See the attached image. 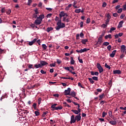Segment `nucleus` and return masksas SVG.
Listing matches in <instances>:
<instances>
[{"instance_id":"1","label":"nucleus","mask_w":126,"mask_h":126,"mask_svg":"<svg viewBox=\"0 0 126 126\" xmlns=\"http://www.w3.org/2000/svg\"><path fill=\"white\" fill-rule=\"evenodd\" d=\"M97 68H98L99 70V73H101L104 71V69H103V67H102V66H101V64L100 63H97L96 64Z\"/></svg>"},{"instance_id":"2","label":"nucleus","mask_w":126,"mask_h":126,"mask_svg":"<svg viewBox=\"0 0 126 126\" xmlns=\"http://www.w3.org/2000/svg\"><path fill=\"white\" fill-rule=\"evenodd\" d=\"M42 20H40V19L37 18V19L34 21V24H35V25H40V24L42 23Z\"/></svg>"},{"instance_id":"3","label":"nucleus","mask_w":126,"mask_h":126,"mask_svg":"<svg viewBox=\"0 0 126 126\" xmlns=\"http://www.w3.org/2000/svg\"><path fill=\"white\" fill-rule=\"evenodd\" d=\"M76 122V119L75 117H74V115H72L71 116V121L70 122V124H74Z\"/></svg>"},{"instance_id":"4","label":"nucleus","mask_w":126,"mask_h":126,"mask_svg":"<svg viewBox=\"0 0 126 126\" xmlns=\"http://www.w3.org/2000/svg\"><path fill=\"white\" fill-rule=\"evenodd\" d=\"M70 91H71V89L69 88H68L67 90H65L64 91L65 96H66L67 95H70Z\"/></svg>"},{"instance_id":"5","label":"nucleus","mask_w":126,"mask_h":126,"mask_svg":"<svg viewBox=\"0 0 126 126\" xmlns=\"http://www.w3.org/2000/svg\"><path fill=\"white\" fill-rule=\"evenodd\" d=\"M59 16L60 18H62V17L63 16H68V15H67V13H64L63 11H62L59 14Z\"/></svg>"},{"instance_id":"6","label":"nucleus","mask_w":126,"mask_h":126,"mask_svg":"<svg viewBox=\"0 0 126 126\" xmlns=\"http://www.w3.org/2000/svg\"><path fill=\"white\" fill-rule=\"evenodd\" d=\"M64 27H65V24H64V23H62L60 26L56 27V30H60L61 28H64Z\"/></svg>"},{"instance_id":"7","label":"nucleus","mask_w":126,"mask_h":126,"mask_svg":"<svg viewBox=\"0 0 126 126\" xmlns=\"http://www.w3.org/2000/svg\"><path fill=\"white\" fill-rule=\"evenodd\" d=\"M126 47L124 45H123L121 46V53H125V52H126Z\"/></svg>"},{"instance_id":"8","label":"nucleus","mask_w":126,"mask_h":126,"mask_svg":"<svg viewBox=\"0 0 126 126\" xmlns=\"http://www.w3.org/2000/svg\"><path fill=\"white\" fill-rule=\"evenodd\" d=\"M75 119H76V121H77V122H79V121H80V120H81V116H80V114H79L78 115H76L75 117Z\"/></svg>"},{"instance_id":"9","label":"nucleus","mask_w":126,"mask_h":126,"mask_svg":"<svg viewBox=\"0 0 126 126\" xmlns=\"http://www.w3.org/2000/svg\"><path fill=\"white\" fill-rule=\"evenodd\" d=\"M114 74H121L122 71L121 70H115L113 71Z\"/></svg>"},{"instance_id":"10","label":"nucleus","mask_w":126,"mask_h":126,"mask_svg":"<svg viewBox=\"0 0 126 126\" xmlns=\"http://www.w3.org/2000/svg\"><path fill=\"white\" fill-rule=\"evenodd\" d=\"M40 63L41 64V66H44V65H47V64H48V63L45 61H40Z\"/></svg>"},{"instance_id":"11","label":"nucleus","mask_w":126,"mask_h":126,"mask_svg":"<svg viewBox=\"0 0 126 126\" xmlns=\"http://www.w3.org/2000/svg\"><path fill=\"white\" fill-rule=\"evenodd\" d=\"M37 39L35 38L32 41L29 42V45H30V46H32V45H33V44H34V43H35Z\"/></svg>"},{"instance_id":"12","label":"nucleus","mask_w":126,"mask_h":126,"mask_svg":"<svg viewBox=\"0 0 126 126\" xmlns=\"http://www.w3.org/2000/svg\"><path fill=\"white\" fill-rule=\"evenodd\" d=\"M116 53H117V50H114L110 54V57L111 58H114L115 57V55H116Z\"/></svg>"},{"instance_id":"13","label":"nucleus","mask_w":126,"mask_h":126,"mask_svg":"<svg viewBox=\"0 0 126 126\" xmlns=\"http://www.w3.org/2000/svg\"><path fill=\"white\" fill-rule=\"evenodd\" d=\"M123 23H124V21H120L118 25V28H122V27H123Z\"/></svg>"},{"instance_id":"14","label":"nucleus","mask_w":126,"mask_h":126,"mask_svg":"<svg viewBox=\"0 0 126 126\" xmlns=\"http://www.w3.org/2000/svg\"><path fill=\"white\" fill-rule=\"evenodd\" d=\"M81 43H82V44H83L84 45H86V43H87V42H88V39H82L81 40Z\"/></svg>"},{"instance_id":"15","label":"nucleus","mask_w":126,"mask_h":126,"mask_svg":"<svg viewBox=\"0 0 126 126\" xmlns=\"http://www.w3.org/2000/svg\"><path fill=\"white\" fill-rule=\"evenodd\" d=\"M91 75H96L97 76H98V75H99V72H94L93 71H91Z\"/></svg>"},{"instance_id":"16","label":"nucleus","mask_w":126,"mask_h":126,"mask_svg":"<svg viewBox=\"0 0 126 126\" xmlns=\"http://www.w3.org/2000/svg\"><path fill=\"white\" fill-rule=\"evenodd\" d=\"M109 123H110L111 125H112L113 126L114 125H117V121H115V120H114L113 121H110L109 122Z\"/></svg>"},{"instance_id":"17","label":"nucleus","mask_w":126,"mask_h":126,"mask_svg":"<svg viewBox=\"0 0 126 126\" xmlns=\"http://www.w3.org/2000/svg\"><path fill=\"white\" fill-rule=\"evenodd\" d=\"M102 39H103V37H101L100 36L98 37V41L99 42V45H101V44H102V43L103 42V41H102Z\"/></svg>"},{"instance_id":"18","label":"nucleus","mask_w":126,"mask_h":126,"mask_svg":"<svg viewBox=\"0 0 126 126\" xmlns=\"http://www.w3.org/2000/svg\"><path fill=\"white\" fill-rule=\"evenodd\" d=\"M70 59H71L70 64H74V63H75V61H74V60H73V57H71Z\"/></svg>"},{"instance_id":"19","label":"nucleus","mask_w":126,"mask_h":126,"mask_svg":"<svg viewBox=\"0 0 126 126\" xmlns=\"http://www.w3.org/2000/svg\"><path fill=\"white\" fill-rule=\"evenodd\" d=\"M45 17L44 14H41L38 17H37V18L39 19L40 20H42V19Z\"/></svg>"},{"instance_id":"20","label":"nucleus","mask_w":126,"mask_h":126,"mask_svg":"<svg viewBox=\"0 0 126 126\" xmlns=\"http://www.w3.org/2000/svg\"><path fill=\"white\" fill-rule=\"evenodd\" d=\"M54 30V28H53L52 27L47 28V29L46 30V31H47V32H50V31H52V30Z\"/></svg>"},{"instance_id":"21","label":"nucleus","mask_w":126,"mask_h":126,"mask_svg":"<svg viewBox=\"0 0 126 126\" xmlns=\"http://www.w3.org/2000/svg\"><path fill=\"white\" fill-rule=\"evenodd\" d=\"M108 38H109V39H112V35L111 34H109L105 36V39H107Z\"/></svg>"},{"instance_id":"22","label":"nucleus","mask_w":126,"mask_h":126,"mask_svg":"<svg viewBox=\"0 0 126 126\" xmlns=\"http://www.w3.org/2000/svg\"><path fill=\"white\" fill-rule=\"evenodd\" d=\"M69 95H70V96H72V97H75V96H76L75 92H71Z\"/></svg>"},{"instance_id":"23","label":"nucleus","mask_w":126,"mask_h":126,"mask_svg":"<svg viewBox=\"0 0 126 126\" xmlns=\"http://www.w3.org/2000/svg\"><path fill=\"white\" fill-rule=\"evenodd\" d=\"M34 66L36 68H39V67H41L42 65L40 64H35Z\"/></svg>"},{"instance_id":"24","label":"nucleus","mask_w":126,"mask_h":126,"mask_svg":"<svg viewBox=\"0 0 126 126\" xmlns=\"http://www.w3.org/2000/svg\"><path fill=\"white\" fill-rule=\"evenodd\" d=\"M114 30H116V28L114 27H112L109 31L110 33H112V32L114 31Z\"/></svg>"},{"instance_id":"25","label":"nucleus","mask_w":126,"mask_h":126,"mask_svg":"<svg viewBox=\"0 0 126 126\" xmlns=\"http://www.w3.org/2000/svg\"><path fill=\"white\" fill-rule=\"evenodd\" d=\"M81 50H82V53H84V52H87V51H89V50H90V49L84 48V49H81Z\"/></svg>"},{"instance_id":"26","label":"nucleus","mask_w":126,"mask_h":126,"mask_svg":"<svg viewBox=\"0 0 126 126\" xmlns=\"http://www.w3.org/2000/svg\"><path fill=\"white\" fill-rule=\"evenodd\" d=\"M88 79L91 83H92V84H93L94 83V81L92 78H88Z\"/></svg>"},{"instance_id":"27","label":"nucleus","mask_w":126,"mask_h":126,"mask_svg":"<svg viewBox=\"0 0 126 126\" xmlns=\"http://www.w3.org/2000/svg\"><path fill=\"white\" fill-rule=\"evenodd\" d=\"M71 112H73V113H74V114H75V115H78V111H77V110H72Z\"/></svg>"},{"instance_id":"28","label":"nucleus","mask_w":126,"mask_h":126,"mask_svg":"<svg viewBox=\"0 0 126 126\" xmlns=\"http://www.w3.org/2000/svg\"><path fill=\"white\" fill-rule=\"evenodd\" d=\"M104 95H105V94H102L100 95L99 96V100H101V99H103V98L104 97Z\"/></svg>"},{"instance_id":"29","label":"nucleus","mask_w":126,"mask_h":126,"mask_svg":"<svg viewBox=\"0 0 126 126\" xmlns=\"http://www.w3.org/2000/svg\"><path fill=\"white\" fill-rule=\"evenodd\" d=\"M103 46H108V45H110V43L108 42H104L103 43Z\"/></svg>"},{"instance_id":"30","label":"nucleus","mask_w":126,"mask_h":126,"mask_svg":"<svg viewBox=\"0 0 126 126\" xmlns=\"http://www.w3.org/2000/svg\"><path fill=\"white\" fill-rule=\"evenodd\" d=\"M34 11L35 12V13L34 14H35L37 15V14H38V13H39V12H38V8H36L35 10H34Z\"/></svg>"},{"instance_id":"31","label":"nucleus","mask_w":126,"mask_h":126,"mask_svg":"<svg viewBox=\"0 0 126 126\" xmlns=\"http://www.w3.org/2000/svg\"><path fill=\"white\" fill-rule=\"evenodd\" d=\"M32 107H33L34 110H36L37 109V103H33Z\"/></svg>"},{"instance_id":"32","label":"nucleus","mask_w":126,"mask_h":126,"mask_svg":"<svg viewBox=\"0 0 126 126\" xmlns=\"http://www.w3.org/2000/svg\"><path fill=\"white\" fill-rule=\"evenodd\" d=\"M81 9H77L75 10V13H79L80 12Z\"/></svg>"},{"instance_id":"33","label":"nucleus","mask_w":126,"mask_h":126,"mask_svg":"<svg viewBox=\"0 0 126 126\" xmlns=\"http://www.w3.org/2000/svg\"><path fill=\"white\" fill-rule=\"evenodd\" d=\"M56 110H62V109H63V106H58V107H56V108H55Z\"/></svg>"},{"instance_id":"34","label":"nucleus","mask_w":126,"mask_h":126,"mask_svg":"<svg viewBox=\"0 0 126 126\" xmlns=\"http://www.w3.org/2000/svg\"><path fill=\"white\" fill-rule=\"evenodd\" d=\"M105 66L106 67V68H108V69H111V67L109 66V65L107 64V63L105 64Z\"/></svg>"},{"instance_id":"35","label":"nucleus","mask_w":126,"mask_h":126,"mask_svg":"<svg viewBox=\"0 0 126 126\" xmlns=\"http://www.w3.org/2000/svg\"><path fill=\"white\" fill-rule=\"evenodd\" d=\"M41 101H42V98L41 97H39L38 99V105H40V104H41Z\"/></svg>"},{"instance_id":"36","label":"nucleus","mask_w":126,"mask_h":126,"mask_svg":"<svg viewBox=\"0 0 126 126\" xmlns=\"http://www.w3.org/2000/svg\"><path fill=\"white\" fill-rule=\"evenodd\" d=\"M31 3H32V0H28V5H31Z\"/></svg>"},{"instance_id":"37","label":"nucleus","mask_w":126,"mask_h":126,"mask_svg":"<svg viewBox=\"0 0 126 126\" xmlns=\"http://www.w3.org/2000/svg\"><path fill=\"white\" fill-rule=\"evenodd\" d=\"M108 26V25L107 24H103L102 25H101V27H102V28H106V27H107V26Z\"/></svg>"},{"instance_id":"38","label":"nucleus","mask_w":126,"mask_h":126,"mask_svg":"<svg viewBox=\"0 0 126 126\" xmlns=\"http://www.w3.org/2000/svg\"><path fill=\"white\" fill-rule=\"evenodd\" d=\"M32 18H35V19L38 18V15H36V14H33L32 15Z\"/></svg>"},{"instance_id":"39","label":"nucleus","mask_w":126,"mask_h":126,"mask_svg":"<svg viewBox=\"0 0 126 126\" xmlns=\"http://www.w3.org/2000/svg\"><path fill=\"white\" fill-rule=\"evenodd\" d=\"M52 15H53V14L49 13L47 15L46 17H47V18H49L51 17V16H52Z\"/></svg>"},{"instance_id":"40","label":"nucleus","mask_w":126,"mask_h":126,"mask_svg":"<svg viewBox=\"0 0 126 126\" xmlns=\"http://www.w3.org/2000/svg\"><path fill=\"white\" fill-rule=\"evenodd\" d=\"M106 17L107 19H111V15H110V13L107 14Z\"/></svg>"},{"instance_id":"41","label":"nucleus","mask_w":126,"mask_h":126,"mask_svg":"<svg viewBox=\"0 0 126 126\" xmlns=\"http://www.w3.org/2000/svg\"><path fill=\"white\" fill-rule=\"evenodd\" d=\"M48 114V112H44L43 114L42 115V117H46V115Z\"/></svg>"},{"instance_id":"42","label":"nucleus","mask_w":126,"mask_h":126,"mask_svg":"<svg viewBox=\"0 0 126 126\" xmlns=\"http://www.w3.org/2000/svg\"><path fill=\"white\" fill-rule=\"evenodd\" d=\"M122 11H123V9L120 8L118 10L117 12L118 13H121Z\"/></svg>"},{"instance_id":"43","label":"nucleus","mask_w":126,"mask_h":126,"mask_svg":"<svg viewBox=\"0 0 126 126\" xmlns=\"http://www.w3.org/2000/svg\"><path fill=\"white\" fill-rule=\"evenodd\" d=\"M6 13L7 14H10V13H11V10L10 9H8L7 11H6Z\"/></svg>"},{"instance_id":"44","label":"nucleus","mask_w":126,"mask_h":126,"mask_svg":"<svg viewBox=\"0 0 126 126\" xmlns=\"http://www.w3.org/2000/svg\"><path fill=\"white\" fill-rule=\"evenodd\" d=\"M107 5V3H106L105 2H103L102 3V7H106V6Z\"/></svg>"},{"instance_id":"45","label":"nucleus","mask_w":126,"mask_h":126,"mask_svg":"<svg viewBox=\"0 0 126 126\" xmlns=\"http://www.w3.org/2000/svg\"><path fill=\"white\" fill-rule=\"evenodd\" d=\"M42 47L44 50H46V49H47V46H46V44H42Z\"/></svg>"},{"instance_id":"46","label":"nucleus","mask_w":126,"mask_h":126,"mask_svg":"<svg viewBox=\"0 0 126 126\" xmlns=\"http://www.w3.org/2000/svg\"><path fill=\"white\" fill-rule=\"evenodd\" d=\"M86 23L87 24L90 23V18H87Z\"/></svg>"},{"instance_id":"47","label":"nucleus","mask_w":126,"mask_h":126,"mask_svg":"<svg viewBox=\"0 0 126 126\" xmlns=\"http://www.w3.org/2000/svg\"><path fill=\"white\" fill-rule=\"evenodd\" d=\"M34 114H35V116H39L40 115V112H39L38 111H35Z\"/></svg>"},{"instance_id":"48","label":"nucleus","mask_w":126,"mask_h":126,"mask_svg":"<svg viewBox=\"0 0 126 126\" xmlns=\"http://www.w3.org/2000/svg\"><path fill=\"white\" fill-rule=\"evenodd\" d=\"M107 48L108 51H111V49H112V46L109 45L107 46Z\"/></svg>"},{"instance_id":"49","label":"nucleus","mask_w":126,"mask_h":126,"mask_svg":"<svg viewBox=\"0 0 126 126\" xmlns=\"http://www.w3.org/2000/svg\"><path fill=\"white\" fill-rule=\"evenodd\" d=\"M126 16V15L125 14H122L121 16H120V18L121 19H124V18Z\"/></svg>"},{"instance_id":"50","label":"nucleus","mask_w":126,"mask_h":126,"mask_svg":"<svg viewBox=\"0 0 126 126\" xmlns=\"http://www.w3.org/2000/svg\"><path fill=\"white\" fill-rule=\"evenodd\" d=\"M62 24V21L60 20L57 23L58 26H61Z\"/></svg>"},{"instance_id":"51","label":"nucleus","mask_w":126,"mask_h":126,"mask_svg":"<svg viewBox=\"0 0 126 126\" xmlns=\"http://www.w3.org/2000/svg\"><path fill=\"white\" fill-rule=\"evenodd\" d=\"M110 22V19H107L106 21H105V24L108 25V23Z\"/></svg>"},{"instance_id":"52","label":"nucleus","mask_w":126,"mask_h":126,"mask_svg":"<svg viewBox=\"0 0 126 126\" xmlns=\"http://www.w3.org/2000/svg\"><path fill=\"white\" fill-rule=\"evenodd\" d=\"M118 15V14L117 13H114L113 14V16H114V17H117Z\"/></svg>"},{"instance_id":"53","label":"nucleus","mask_w":126,"mask_h":126,"mask_svg":"<svg viewBox=\"0 0 126 126\" xmlns=\"http://www.w3.org/2000/svg\"><path fill=\"white\" fill-rule=\"evenodd\" d=\"M41 73H42V74H46V71H44V70H41L40 71Z\"/></svg>"},{"instance_id":"54","label":"nucleus","mask_w":126,"mask_h":126,"mask_svg":"<svg viewBox=\"0 0 126 126\" xmlns=\"http://www.w3.org/2000/svg\"><path fill=\"white\" fill-rule=\"evenodd\" d=\"M106 115H107V113H105V112H103L102 113V118H105Z\"/></svg>"},{"instance_id":"55","label":"nucleus","mask_w":126,"mask_h":126,"mask_svg":"<svg viewBox=\"0 0 126 126\" xmlns=\"http://www.w3.org/2000/svg\"><path fill=\"white\" fill-rule=\"evenodd\" d=\"M50 66H51V67H52L53 66H54V67L56 66V63L50 64Z\"/></svg>"},{"instance_id":"56","label":"nucleus","mask_w":126,"mask_h":126,"mask_svg":"<svg viewBox=\"0 0 126 126\" xmlns=\"http://www.w3.org/2000/svg\"><path fill=\"white\" fill-rule=\"evenodd\" d=\"M93 80L97 81L98 80V77H93Z\"/></svg>"},{"instance_id":"57","label":"nucleus","mask_w":126,"mask_h":126,"mask_svg":"<svg viewBox=\"0 0 126 126\" xmlns=\"http://www.w3.org/2000/svg\"><path fill=\"white\" fill-rule=\"evenodd\" d=\"M78 86H79V87H81V88H83V87L82 86V85H81V83L80 82L78 83Z\"/></svg>"},{"instance_id":"58","label":"nucleus","mask_w":126,"mask_h":126,"mask_svg":"<svg viewBox=\"0 0 126 126\" xmlns=\"http://www.w3.org/2000/svg\"><path fill=\"white\" fill-rule=\"evenodd\" d=\"M80 59V57H78V60H79V62L81 63H83V61H82V59Z\"/></svg>"},{"instance_id":"59","label":"nucleus","mask_w":126,"mask_h":126,"mask_svg":"<svg viewBox=\"0 0 126 126\" xmlns=\"http://www.w3.org/2000/svg\"><path fill=\"white\" fill-rule=\"evenodd\" d=\"M64 69H66V70H68V71L70 70V69H69V67H64Z\"/></svg>"},{"instance_id":"60","label":"nucleus","mask_w":126,"mask_h":126,"mask_svg":"<svg viewBox=\"0 0 126 126\" xmlns=\"http://www.w3.org/2000/svg\"><path fill=\"white\" fill-rule=\"evenodd\" d=\"M80 27L81 28H82L83 27V22H81L80 23Z\"/></svg>"},{"instance_id":"61","label":"nucleus","mask_w":126,"mask_h":126,"mask_svg":"<svg viewBox=\"0 0 126 126\" xmlns=\"http://www.w3.org/2000/svg\"><path fill=\"white\" fill-rule=\"evenodd\" d=\"M51 108H52V109H54L53 110H56V108H57V107L54 106V105L53 104L51 106Z\"/></svg>"},{"instance_id":"62","label":"nucleus","mask_w":126,"mask_h":126,"mask_svg":"<svg viewBox=\"0 0 126 126\" xmlns=\"http://www.w3.org/2000/svg\"><path fill=\"white\" fill-rule=\"evenodd\" d=\"M118 1H119V0H114L112 1V3H116V2H118Z\"/></svg>"},{"instance_id":"63","label":"nucleus","mask_w":126,"mask_h":126,"mask_svg":"<svg viewBox=\"0 0 126 126\" xmlns=\"http://www.w3.org/2000/svg\"><path fill=\"white\" fill-rule=\"evenodd\" d=\"M96 91H97V92H102V89H97Z\"/></svg>"},{"instance_id":"64","label":"nucleus","mask_w":126,"mask_h":126,"mask_svg":"<svg viewBox=\"0 0 126 126\" xmlns=\"http://www.w3.org/2000/svg\"><path fill=\"white\" fill-rule=\"evenodd\" d=\"M123 10H126V6L125 5H123Z\"/></svg>"}]
</instances>
